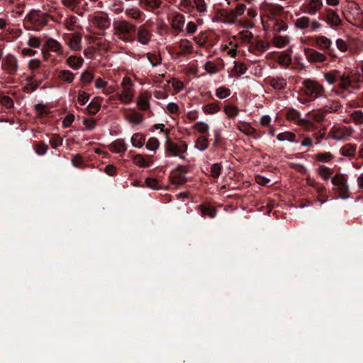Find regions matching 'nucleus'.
I'll use <instances>...</instances> for the list:
<instances>
[{
	"mask_svg": "<svg viewBox=\"0 0 363 363\" xmlns=\"http://www.w3.org/2000/svg\"><path fill=\"white\" fill-rule=\"evenodd\" d=\"M113 35L119 40L125 43H130L134 40V33L136 26L124 20L118 19L113 24Z\"/></svg>",
	"mask_w": 363,
	"mask_h": 363,
	"instance_id": "f257e3e1",
	"label": "nucleus"
},
{
	"mask_svg": "<svg viewBox=\"0 0 363 363\" xmlns=\"http://www.w3.org/2000/svg\"><path fill=\"white\" fill-rule=\"evenodd\" d=\"M134 84L129 77H124L121 83V90L117 94L119 101L123 104H130L133 101Z\"/></svg>",
	"mask_w": 363,
	"mask_h": 363,
	"instance_id": "f03ea898",
	"label": "nucleus"
},
{
	"mask_svg": "<svg viewBox=\"0 0 363 363\" xmlns=\"http://www.w3.org/2000/svg\"><path fill=\"white\" fill-rule=\"evenodd\" d=\"M354 132L352 127L336 125L330 129L328 137L337 141H343L348 140Z\"/></svg>",
	"mask_w": 363,
	"mask_h": 363,
	"instance_id": "7ed1b4c3",
	"label": "nucleus"
},
{
	"mask_svg": "<svg viewBox=\"0 0 363 363\" xmlns=\"http://www.w3.org/2000/svg\"><path fill=\"white\" fill-rule=\"evenodd\" d=\"M302 91L309 97L318 98L324 91V87L315 80L305 79L302 82Z\"/></svg>",
	"mask_w": 363,
	"mask_h": 363,
	"instance_id": "20e7f679",
	"label": "nucleus"
},
{
	"mask_svg": "<svg viewBox=\"0 0 363 363\" xmlns=\"http://www.w3.org/2000/svg\"><path fill=\"white\" fill-rule=\"evenodd\" d=\"M332 184L336 186L340 197L345 199L349 197V189L347 176L342 174H335L332 178Z\"/></svg>",
	"mask_w": 363,
	"mask_h": 363,
	"instance_id": "39448f33",
	"label": "nucleus"
},
{
	"mask_svg": "<svg viewBox=\"0 0 363 363\" xmlns=\"http://www.w3.org/2000/svg\"><path fill=\"white\" fill-rule=\"evenodd\" d=\"M165 149L167 152L170 155L184 159L185 157L182 156V155L187 151L188 146L184 141L180 140L177 143H173L167 139L166 141Z\"/></svg>",
	"mask_w": 363,
	"mask_h": 363,
	"instance_id": "423d86ee",
	"label": "nucleus"
},
{
	"mask_svg": "<svg viewBox=\"0 0 363 363\" xmlns=\"http://www.w3.org/2000/svg\"><path fill=\"white\" fill-rule=\"evenodd\" d=\"M152 94L149 91H141L136 99V106L140 111H147L150 108Z\"/></svg>",
	"mask_w": 363,
	"mask_h": 363,
	"instance_id": "0eeeda50",
	"label": "nucleus"
},
{
	"mask_svg": "<svg viewBox=\"0 0 363 363\" xmlns=\"http://www.w3.org/2000/svg\"><path fill=\"white\" fill-rule=\"evenodd\" d=\"M48 50L52 52L57 53L58 55H62V48L61 44L53 38H49L44 44L43 48L41 50V53L43 55L45 60L47 57L45 55V50Z\"/></svg>",
	"mask_w": 363,
	"mask_h": 363,
	"instance_id": "6e6552de",
	"label": "nucleus"
},
{
	"mask_svg": "<svg viewBox=\"0 0 363 363\" xmlns=\"http://www.w3.org/2000/svg\"><path fill=\"white\" fill-rule=\"evenodd\" d=\"M215 18L216 21L223 22L225 23L233 24L236 23V20L234 17L233 11L220 10L217 12Z\"/></svg>",
	"mask_w": 363,
	"mask_h": 363,
	"instance_id": "1a4fd4ad",
	"label": "nucleus"
},
{
	"mask_svg": "<svg viewBox=\"0 0 363 363\" xmlns=\"http://www.w3.org/2000/svg\"><path fill=\"white\" fill-rule=\"evenodd\" d=\"M2 66L8 73L13 74L18 69V60L14 56L8 55L5 57Z\"/></svg>",
	"mask_w": 363,
	"mask_h": 363,
	"instance_id": "9d476101",
	"label": "nucleus"
},
{
	"mask_svg": "<svg viewBox=\"0 0 363 363\" xmlns=\"http://www.w3.org/2000/svg\"><path fill=\"white\" fill-rule=\"evenodd\" d=\"M325 21L331 28H336L342 23L339 14L333 9L327 10Z\"/></svg>",
	"mask_w": 363,
	"mask_h": 363,
	"instance_id": "9b49d317",
	"label": "nucleus"
},
{
	"mask_svg": "<svg viewBox=\"0 0 363 363\" xmlns=\"http://www.w3.org/2000/svg\"><path fill=\"white\" fill-rule=\"evenodd\" d=\"M186 171L181 169H174L170 175V181L172 184L175 185H183L186 182Z\"/></svg>",
	"mask_w": 363,
	"mask_h": 363,
	"instance_id": "f8f14e48",
	"label": "nucleus"
},
{
	"mask_svg": "<svg viewBox=\"0 0 363 363\" xmlns=\"http://www.w3.org/2000/svg\"><path fill=\"white\" fill-rule=\"evenodd\" d=\"M323 6L322 0H308L306 5V10L305 12L311 16H315L320 11Z\"/></svg>",
	"mask_w": 363,
	"mask_h": 363,
	"instance_id": "ddd939ff",
	"label": "nucleus"
},
{
	"mask_svg": "<svg viewBox=\"0 0 363 363\" xmlns=\"http://www.w3.org/2000/svg\"><path fill=\"white\" fill-rule=\"evenodd\" d=\"M133 162L139 167H148L152 164L151 157L144 156L141 154H136L133 156Z\"/></svg>",
	"mask_w": 363,
	"mask_h": 363,
	"instance_id": "4468645a",
	"label": "nucleus"
},
{
	"mask_svg": "<svg viewBox=\"0 0 363 363\" xmlns=\"http://www.w3.org/2000/svg\"><path fill=\"white\" fill-rule=\"evenodd\" d=\"M257 16V12L256 9L250 8L247 10V14L245 16L244 19L242 21H239V23L244 28H252L254 26V23L251 19L255 18Z\"/></svg>",
	"mask_w": 363,
	"mask_h": 363,
	"instance_id": "2eb2a0df",
	"label": "nucleus"
},
{
	"mask_svg": "<svg viewBox=\"0 0 363 363\" xmlns=\"http://www.w3.org/2000/svg\"><path fill=\"white\" fill-rule=\"evenodd\" d=\"M28 20L34 25L44 26L47 23L45 16L38 11H31L27 16Z\"/></svg>",
	"mask_w": 363,
	"mask_h": 363,
	"instance_id": "dca6fc26",
	"label": "nucleus"
},
{
	"mask_svg": "<svg viewBox=\"0 0 363 363\" xmlns=\"http://www.w3.org/2000/svg\"><path fill=\"white\" fill-rule=\"evenodd\" d=\"M125 120L133 125H139L144 120V116L140 112L131 111L129 113L125 115Z\"/></svg>",
	"mask_w": 363,
	"mask_h": 363,
	"instance_id": "f3484780",
	"label": "nucleus"
},
{
	"mask_svg": "<svg viewBox=\"0 0 363 363\" xmlns=\"http://www.w3.org/2000/svg\"><path fill=\"white\" fill-rule=\"evenodd\" d=\"M315 45L320 50L329 49L332 45L330 39L325 35H316L313 38Z\"/></svg>",
	"mask_w": 363,
	"mask_h": 363,
	"instance_id": "a211bd4d",
	"label": "nucleus"
},
{
	"mask_svg": "<svg viewBox=\"0 0 363 363\" xmlns=\"http://www.w3.org/2000/svg\"><path fill=\"white\" fill-rule=\"evenodd\" d=\"M111 151L115 153L125 152L127 150V145L123 139L114 140L109 147Z\"/></svg>",
	"mask_w": 363,
	"mask_h": 363,
	"instance_id": "6ab92c4d",
	"label": "nucleus"
},
{
	"mask_svg": "<svg viewBox=\"0 0 363 363\" xmlns=\"http://www.w3.org/2000/svg\"><path fill=\"white\" fill-rule=\"evenodd\" d=\"M198 208L201 211L203 217L208 216L211 218H213L217 215V211L209 204H201L198 206Z\"/></svg>",
	"mask_w": 363,
	"mask_h": 363,
	"instance_id": "aec40b11",
	"label": "nucleus"
},
{
	"mask_svg": "<svg viewBox=\"0 0 363 363\" xmlns=\"http://www.w3.org/2000/svg\"><path fill=\"white\" fill-rule=\"evenodd\" d=\"M237 128L247 135H252L255 134L256 130L250 123L240 121L236 125Z\"/></svg>",
	"mask_w": 363,
	"mask_h": 363,
	"instance_id": "412c9836",
	"label": "nucleus"
},
{
	"mask_svg": "<svg viewBox=\"0 0 363 363\" xmlns=\"http://www.w3.org/2000/svg\"><path fill=\"white\" fill-rule=\"evenodd\" d=\"M179 48L182 55L192 53L194 47L191 42L187 39H182L179 42Z\"/></svg>",
	"mask_w": 363,
	"mask_h": 363,
	"instance_id": "4be33fe9",
	"label": "nucleus"
},
{
	"mask_svg": "<svg viewBox=\"0 0 363 363\" xmlns=\"http://www.w3.org/2000/svg\"><path fill=\"white\" fill-rule=\"evenodd\" d=\"M290 38L288 35H277L272 39L273 45L279 48H285L289 45Z\"/></svg>",
	"mask_w": 363,
	"mask_h": 363,
	"instance_id": "5701e85b",
	"label": "nucleus"
},
{
	"mask_svg": "<svg viewBox=\"0 0 363 363\" xmlns=\"http://www.w3.org/2000/svg\"><path fill=\"white\" fill-rule=\"evenodd\" d=\"M81 42V35L79 33H74L68 42V46L73 51L80 50L82 48Z\"/></svg>",
	"mask_w": 363,
	"mask_h": 363,
	"instance_id": "b1692460",
	"label": "nucleus"
},
{
	"mask_svg": "<svg viewBox=\"0 0 363 363\" xmlns=\"http://www.w3.org/2000/svg\"><path fill=\"white\" fill-rule=\"evenodd\" d=\"M151 35L149 30L140 27L138 30V41L142 45H147L150 40Z\"/></svg>",
	"mask_w": 363,
	"mask_h": 363,
	"instance_id": "393cba45",
	"label": "nucleus"
},
{
	"mask_svg": "<svg viewBox=\"0 0 363 363\" xmlns=\"http://www.w3.org/2000/svg\"><path fill=\"white\" fill-rule=\"evenodd\" d=\"M339 77H340V72L337 69H333L323 74L325 80L329 84H334L335 82H337Z\"/></svg>",
	"mask_w": 363,
	"mask_h": 363,
	"instance_id": "a878e982",
	"label": "nucleus"
},
{
	"mask_svg": "<svg viewBox=\"0 0 363 363\" xmlns=\"http://www.w3.org/2000/svg\"><path fill=\"white\" fill-rule=\"evenodd\" d=\"M185 23V18L182 14H176L172 21V27L179 31L183 30V28Z\"/></svg>",
	"mask_w": 363,
	"mask_h": 363,
	"instance_id": "bb28decb",
	"label": "nucleus"
},
{
	"mask_svg": "<svg viewBox=\"0 0 363 363\" xmlns=\"http://www.w3.org/2000/svg\"><path fill=\"white\" fill-rule=\"evenodd\" d=\"M269 84L274 89L281 90L286 86V80L281 77H273L269 79Z\"/></svg>",
	"mask_w": 363,
	"mask_h": 363,
	"instance_id": "cd10ccee",
	"label": "nucleus"
},
{
	"mask_svg": "<svg viewBox=\"0 0 363 363\" xmlns=\"http://www.w3.org/2000/svg\"><path fill=\"white\" fill-rule=\"evenodd\" d=\"M125 13L127 17L132 18L133 20H141L143 16V13L136 7H130L128 8L125 11Z\"/></svg>",
	"mask_w": 363,
	"mask_h": 363,
	"instance_id": "c85d7f7f",
	"label": "nucleus"
},
{
	"mask_svg": "<svg viewBox=\"0 0 363 363\" xmlns=\"http://www.w3.org/2000/svg\"><path fill=\"white\" fill-rule=\"evenodd\" d=\"M145 136L140 133H134L131 138V144L136 148H141L145 143Z\"/></svg>",
	"mask_w": 363,
	"mask_h": 363,
	"instance_id": "c756f323",
	"label": "nucleus"
},
{
	"mask_svg": "<svg viewBox=\"0 0 363 363\" xmlns=\"http://www.w3.org/2000/svg\"><path fill=\"white\" fill-rule=\"evenodd\" d=\"M311 20L308 16H303L297 18L294 22V26L298 29H306L310 27Z\"/></svg>",
	"mask_w": 363,
	"mask_h": 363,
	"instance_id": "7c9ffc66",
	"label": "nucleus"
},
{
	"mask_svg": "<svg viewBox=\"0 0 363 363\" xmlns=\"http://www.w3.org/2000/svg\"><path fill=\"white\" fill-rule=\"evenodd\" d=\"M357 147L354 145L347 143L340 149V154L345 157H352L356 153Z\"/></svg>",
	"mask_w": 363,
	"mask_h": 363,
	"instance_id": "2f4dec72",
	"label": "nucleus"
},
{
	"mask_svg": "<svg viewBox=\"0 0 363 363\" xmlns=\"http://www.w3.org/2000/svg\"><path fill=\"white\" fill-rule=\"evenodd\" d=\"M342 108V105L339 101H333L329 102L323 107V111L325 113H337Z\"/></svg>",
	"mask_w": 363,
	"mask_h": 363,
	"instance_id": "473e14b6",
	"label": "nucleus"
},
{
	"mask_svg": "<svg viewBox=\"0 0 363 363\" xmlns=\"http://www.w3.org/2000/svg\"><path fill=\"white\" fill-rule=\"evenodd\" d=\"M237 45L230 43L229 44H222L221 50L225 52L228 55L235 57L237 55Z\"/></svg>",
	"mask_w": 363,
	"mask_h": 363,
	"instance_id": "72a5a7b5",
	"label": "nucleus"
},
{
	"mask_svg": "<svg viewBox=\"0 0 363 363\" xmlns=\"http://www.w3.org/2000/svg\"><path fill=\"white\" fill-rule=\"evenodd\" d=\"M83 62L84 60L82 57H77L76 56H70L67 60L69 66L74 69H79L82 66Z\"/></svg>",
	"mask_w": 363,
	"mask_h": 363,
	"instance_id": "f704fd0d",
	"label": "nucleus"
},
{
	"mask_svg": "<svg viewBox=\"0 0 363 363\" xmlns=\"http://www.w3.org/2000/svg\"><path fill=\"white\" fill-rule=\"evenodd\" d=\"M350 118L352 122L357 125H363V111L359 109L353 111L350 113Z\"/></svg>",
	"mask_w": 363,
	"mask_h": 363,
	"instance_id": "c9c22d12",
	"label": "nucleus"
},
{
	"mask_svg": "<svg viewBox=\"0 0 363 363\" xmlns=\"http://www.w3.org/2000/svg\"><path fill=\"white\" fill-rule=\"evenodd\" d=\"M205 70L210 74L218 73L220 69V67L214 61H208L204 65Z\"/></svg>",
	"mask_w": 363,
	"mask_h": 363,
	"instance_id": "e433bc0d",
	"label": "nucleus"
},
{
	"mask_svg": "<svg viewBox=\"0 0 363 363\" xmlns=\"http://www.w3.org/2000/svg\"><path fill=\"white\" fill-rule=\"evenodd\" d=\"M340 82L339 87L343 90H347L349 87H350L352 84L351 77L349 74H340V77H339Z\"/></svg>",
	"mask_w": 363,
	"mask_h": 363,
	"instance_id": "4c0bfd02",
	"label": "nucleus"
},
{
	"mask_svg": "<svg viewBox=\"0 0 363 363\" xmlns=\"http://www.w3.org/2000/svg\"><path fill=\"white\" fill-rule=\"evenodd\" d=\"M223 111L227 117L233 118L238 116L240 110L233 105H226L224 106Z\"/></svg>",
	"mask_w": 363,
	"mask_h": 363,
	"instance_id": "58836bf2",
	"label": "nucleus"
},
{
	"mask_svg": "<svg viewBox=\"0 0 363 363\" xmlns=\"http://www.w3.org/2000/svg\"><path fill=\"white\" fill-rule=\"evenodd\" d=\"M208 140L206 136H200L196 141L195 147L200 151H204L208 147Z\"/></svg>",
	"mask_w": 363,
	"mask_h": 363,
	"instance_id": "ea45409f",
	"label": "nucleus"
},
{
	"mask_svg": "<svg viewBox=\"0 0 363 363\" xmlns=\"http://www.w3.org/2000/svg\"><path fill=\"white\" fill-rule=\"evenodd\" d=\"M194 7L200 15H203L208 10L207 4L205 0H194Z\"/></svg>",
	"mask_w": 363,
	"mask_h": 363,
	"instance_id": "a19ab883",
	"label": "nucleus"
},
{
	"mask_svg": "<svg viewBox=\"0 0 363 363\" xmlns=\"http://www.w3.org/2000/svg\"><path fill=\"white\" fill-rule=\"evenodd\" d=\"M317 171L320 177L325 181H328L333 172L332 169L326 166H320Z\"/></svg>",
	"mask_w": 363,
	"mask_h": 363,
	"instance_id": "79ce46f5",
	"label": "nucleus"
},
{
	"mask_svg": "<svg viewBox=\"0 0 363 363\" xmlns=\"http://www.w3.org/2000/svg\"><path fill=\"white\" fill-rule=\"evenodd\" d=\"M334 158V156L332 153L329 152H320L314 156V159L316 161L320 162H328L331 161Z\"/></svg>",
	"mask_w": 363,
	"mask_h": 363,
	"instance_id": "37998d69",
	"label": "nucleus"
},
{
	"mask_svg": "<svg viewBox=\"0 0 363 363\" xmlns=\"http://www.w3.org/2000/svg\"><path fill=\"white\" fill-rule=\"evenodd\" d=\"M91 22L94 26L101 28H106L109 24V22L106 18L98 16L93 17Z\"/></svg>",
	"mask_w": 363,
	"mask_h": 363,
	"instance_id": "c03bdc74",
	"label": "nucleus"
},
{
	"mask_svg": "<svg viewBox=\"0 0 363 363\" xmlns=\"http://www.w3.org/2000/svg\"><path fill=\"white\" fill-rule=\"evenodd\" d=\"M216 96L220 99H224L231 94V91L224 86H220L216 89Z\"/></svg>",
	"mask_w": 363,
	"mask_h": 363,
	"instance_id": "a18cd8bd",
	"label": "nucleus"
},
{
	"mask_svg": "<svg viewBox=\"0 0 363 363\" xmlns=\"http://www.w3.org/2000/svg\"><path fill=\"white\" fill-rule=\"evenodd\" d=\"M220 108L216 103H211L203 107V111L206 114H215L219 112Z\"/></svg>",
	"mask_w": 363,
	"mask_h": 363,
	"instance_id": "49530a36",
	"label": "nucleus"
},
{
	"mask_svg": "<svg viewBox=\"0 0 363 363\" xmlns=\"http://www.w3.org/2000/svg\"><path fill=\"white\" fill-rule=\"evenodd\" d=\"M324 111H312L308 114V119H311L316 123H320L323 121L325 118Z\"/></svg>",
	"mask_w": 363,
	"mask_h": 363,
	"instance_id": "de8ad7c7",
	"label": "nucleus"
},
{
	"mask_svg": "<svg viewBox=\"0 0 363 363\" xmlns=\"http://www.w3.org/2000/svg\"><path fill=\"white\" fill-rule=\"evenodd\" d=\"M193 128L196 130L198 133L204 134L208 132L209 130V125L203 121H199L194 123L193 125Z\"/></svg>",
	"mask_w": 363,
	"mask_h": 363,
	"instance_id": "09e8293b",
	"label": "nucleus"
},
{
	"mask_svg": "<svg viewBox=\"0 0 363 363\" xmlns=\"http://www.w3.org/2000/svg\"><path fill=\"white\" fill-rule=\"evenodd\" d=\"M101 108V104L99 101L92 100L86 107V111L91 115L96 114Z\"/></svg>",
	"mask_w": 363,
	"mask_h": 363,
	"instance_id": "8fccbe9b",
	"label": "nucleus"
},
{
	"mask_svg": "<svg viewBox=\"0 0 363 363\" xmlns=\"http://www.w3.org/2000/svg\"><path fill=\"white\" fill-rule=\"evenodd\" d=\"M59 78L64 82L71 83L74 78L72 72L69 70H62L59 72Z\"/></svg>",
	"mask_w": 363,
	"mask_h": 363,
	"instance_id": "3c124183",
	"label": "nucleus"
},
{
	"mask_svg": "<svg viewBox=\"0 0 363 363\" xmlns=\"http://www.w3.org/2000/svg\"><path fill=\"white\" fill-rule=\"evenodd\" d=\"M77 23V18L74 16H69L65 20V26L68 30H74Z\"/></svg>",
	"mask_w": 363,
	"mask_h": 363,
	"instance_id": "603ef678",
	"label": "nucleus"
},
{
	"mask_svg": "<svg viewBox=\"0 0 363 363\" xmlns=\"http://www.w3.org/2000/svg\"><path fill=\"white\" fill-rule=\"evenodd\" d=\"M233 12L234 17L238 22V18L244 16L246 11V6L243 4H239L236 6V7L232 10Z\"/></svg>",
	"mask_w": 363,
	"mask_h": 363,
	"instance_id": "864d4df0",
	"label": "nucleus"
},
{
	"mask_svg": "<svg viewBox=\"0 0 363 363\" xmlns=\"http://www.w3.org/2000/svg\"><path fill=\"white\" fill-rule=\"evenodd\" d=\"M82 123L85 130L89 131L93 130L96 126V121L92 118H84Z\"/></svg>",
	"mask_w": 363,
	"mask_h": 363,
	"instance_id": "5fc2aeb1",
	"label": "nucleus"
},
{
	"mask_svg": "<svg viewBox=\"0 0 363 363\" xmlns=\"http://www.w3.org/2000/svg\"><path fill=\"white\" fill-rule=\"evenodd\" d=\"M41 44L42 40L40 39V38L35 35L30 36L27 41V45L30 48H39Z\"/></svg>",
	"mask_w": 363,
	"mask_h": 363,
	"instance_id": "6e6d98bb",
	"label": "nucleus"
},
{
	"mask_svg": "<svg viewBox=\"0 0 363 363\" xmlns=\"http://www.w3.org/2000/svg\"><path fill=\"white\" fill-rule=\"evenodd\" d=\"M160 146L159 140L155 138H150L146 143V149L150 151H156Z\"/></svg>",
	"mask_w": 363,
	"mask_h": 363,
	"instance_id": "4d7b16f0",
	"label": "nucleus"
},
{
	"mask_svg": "<svg viewBox=\"0 0 363 363\" xmlns=\"http://www.w3.org/2000/svg\"><path fill=\"white\" fill-rule=\"evenodd\" d=\"M273 22H274L273 29L274 31H276L277 33H279L282 30H286L288 28L286 23L280 19L276 18V19L273 20Z\"/></svg>",
	"mask_w": 363,
	"mask_h": 363,
	"instance_id": "13d9d810",
	"label": "nucleus"
},
{
	"mask_svg": "<svg viewBox=\"0 0 363 363\" xmlns=\"http://www.w3.org/2000/svg\"><path fill=\"white\" fill-rule=\"evenodd\" d=\"M291 61V56L286 53H282L278 57L277 62L283 67L288 66Z\"/></svg>",
	"mask_w": 363,
	"mask_h": 363,
	"instance_id": "bf43d9fd",
	"label": "nucleus"
},
{
	"mask_svg": "<svg viewBox=\"0 0 363 363\" xmlns=\"http://www.w3.org/2000/svg\"><path fill=\"white\" fill-rule=\"evenodd\" d=\"M89 100V94L84 91H79L77 101L82 106L85 105Z\"/></svg>",
	"mask_w": 363,
	"mask_h": 363,
	"instance_id": "052dcab7",
	"label": "nucleus"
},
{
	"mask_svg": "<svg viewBox=\"0 0 363 363\" xmlns=\"http://www.w3.org/2000/svg\"><path fill=\"white\" fill-rule=\"evenodd\" d=\"M222 166L220 163H214L211 167V176L213 178H218L221 173Z\"/></svg>",
	"mask_w": 363,
	"mask_h": 363,
	"instance_id": "680f3d73",
	"label": "nucleus"
},
{
	"mask_svg": "<svg viewBox=\"0 0 363 363\" xmlns=\"http://www.w3.org/2000/svg\"><path fill=\"white\" fill-rule=\"evenodd\" d=\"M311 59L316 62H323L326 60V56L322 52L314 51L311 55Z\"/></svg>",
	"mask_w": 363,
	"mask_h": 363,
	"instance_id": "e2e57ef3",
	"label": "nucleus"
},
{
	"mask_svg": "<svg viewBox=\"0 0 363 363\" xmlns=\"http://www.w3.org/2000/svg\"><path fill=\"white\" fill-rule=\"evenodd\" d=\"M147 59L153 67L157 66L161 63V57L156 53L147 54Z\"/></svg>",
	"mask_w": 363,
	"mask_h": 363,
	"instance_id": "0e129e2a",
	"label": "nucleus"
},
{
	"mask_svg": "<svg viewBox=\"0 0 363 363\" xmlns=\"http://www.w3.org/2000/svg\"><path fill=\"white\" fill-rule=\"evenodd\" d=\"M93 79L94 74L89 71L84 72L81 75V81L82 82V83L86 84H90L92 82Z\"/></svg>",
	"mask_w": 363,
	"mask_h": 363,
	"instance_id": "69168bd1",
	"label": "nucleus"
},
{
	"mask_svg": "<svg viewBox=\"0 0 363 363\" xmlns=\"http://www.w3.org/2000/svg\"><path fill=\"white\" fill-rule=\"evenodd\" d=\"M35 150V152L38 155H43L48 151V146L45 143H39L38 144L36 145Z\"/></svg>",
	"mask_w": 363,
	"mask_h": 363,
	"instance_id": "338daca9",
	"label": "nucleus"
},
{
	"mask_svg": "<svg viewBox=\"0 0 363 363\" xmlns=\"http://www.w3.org/2000/svg\"><path fill=\"white\" fill-rule=\"evenodd\" d=\"M167 111L170 114H179V106L174 102L169 103L166 106Z\"/></svg>",
	"mask_w": 363,
	"mask_h": 363,
	"instance_id": "774afa93",
	"label": "nucleus"
}]
</instances>
